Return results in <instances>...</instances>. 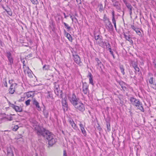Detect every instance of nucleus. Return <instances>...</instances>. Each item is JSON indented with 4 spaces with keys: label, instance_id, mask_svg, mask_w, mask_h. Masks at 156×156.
Listing matches in <instances>:
<instances>
[{
    "label": "nucleus",
    "instance_id": "obj_18",
    "mask_svg": "<svg viewBox=\"0 0 156 156\" xmlns=\"http://www.w3.org/2000/svg\"><path fill=\"white\" fill-rule=\"evenodd\" d=\"M70 124L71 125L72 127L75 129H77V127L76 126V124L75 123L73 120H70L69 121Z\"/></svg>",
    "mask_w": 156,
    "mask_h": 156
},
{
    "label": "nucleus",
    "instance_id": "obj_13",
    "mask_svg": "<svg viewBox=\"0 0 156 156\" xmlns=\"http://www.w3.org/2000/svg\"><path fill=\"white\" fill-rule=\"evenodd\" d=\"M62 104L63 109L64 111L67 110L68 109V105L66 100L65 99V98L62 99Z\"/></svg>",
    "mask_w": 156,
    "mask_h": 156
},
{
    "label": "nucleus",
    "instance_id": "obj_32",
    "mask_svg": "<svg viewBox=\"0 0 156 156\" xmlns=\"http://www.w3.org/2000/svg\"><path fill=\"white\" fill-rule=\"evenodd\" d=\"M6 56L8 58H9L10 57H12L11 54L10 52L8 51L6 52Z\"/></svg>",
    "mask_w": 156,
    "mask_h": 156
},
{
    "label": "nucleus",
    "instance_id": "obj_61",
    "mask_svg": "<svg viewBox=\"0 0 156 156\" xmlns=\"http://www.w3.org/2000/svg\"><path fill=\"white\" fill-rule=\"evenodd\" d=\"M36 156H38V154H36Z\"/></svg>",
    "mask_w": 156,
    "mask_h": 156
},
{
    "label": "nucleus",
    "instance_id": "obj_52",
    "mask_svg": "<svg viewBox=\"0 0 156 156\" xmlns=\"http://www.w3.org/2000/svg\"><path fill=\"white\" fill-rule=\"evenodd\" d=\"M63 156H67L66 151L65 150H64L63 151Z\"/></svg>",
    "mask_w": 156,
    "mask_h": 156
},
{
    "label": "nucleus",
    "instance_id": "obj_56",
    "mask_svg": "<svg viewBox=\"0 0 156 156\" xmlns=\"http://www.w3.org/2000/svg\"><path fill=\"white\" fill-rule=\"evenodd\" d=\"M107 126L108 129L109 128H110V126L109 125H108V124H107Z\"/></svg>",
    "mask_w": 156,
    "mask_h": 156
},
{
    "label": "nucleus",
    "instance_id": "obj_55",
    "mask_svg": "<svg viewBox=\"0 0 156 156\" xmlns=\"http://www.w3.org/2000/svg\"><path fill=\"white\" fill-rule=\"evenodd\" d=\"M4 85L5 86V87H7V84L6 82H5V83H4Z\"/></svg>",
    "mask_w": 156,
    "mask_h": 156
},
{
    "label": "nucleus",
    "instance_id": "obj_45",
    "mask_svg": "<svg viewBox=\"0 0 156 156\" xmlns=\"http://www.w3.org/2000/svg\"><path fill=\"white\" fill-rule=\"evenodd\" d=\"M79 125L80 128L81 129L84 128L83 125L81 124V123L79 124Z\"/></svg>",
    "mask_w": 156,
    "mask_h": 156
},
{
    "label": "nucleus",
    "instance_id": "obj_1",
    "mask_svg": "<svg viewBox=\"0 0 156 156\" xmlns=\"http://www.w3.org/2000/svg\"><path fill=\"white\" fill-rule=\"evenodd\" d=\"M42 135L44 138L49 140L55 139L54 136L48 130H46L43 128H40V135Z\"/></svg>",
    "mask_w": 156,
    "mask_h": 156
},
{
    "label": "nucleus",
    "instance_id": "obj_33",
    "mask_svg": "<svg viewBox=\"0 0 156 156\" xmlns=\"http://www.w3.org/2000/svg\"><path fill=\"white\" fill-rule=\"evenodd\" d=\"M8 60L9 61V62L10 63V65H12V64H13V59L12 58V57H10L9 58H8Z\"/></svg>",
    "mask_w": 156,
    "mask_h": 156
},
{
    "label": "nucleus",
    "instance_id": "obj_26",
    "mask_svg": "<svg viewBox=\"0 0 156 156\" xmlns=\"http://www.w3.org/2000/svg\"><path fill=\"white\" fill-rule=\"evenodd\" d=\"M66 37H67V38L69 39V40L71 41H72V37L71 35L69 34L68 33H66Z\"/></svg>",
    "mask_w": 156,
    "mask_h": 156
},
{
    "label": "nucleus",
    "instance_id": "obj_31",
    "mask_svg": "<svg viewBox=\"0 0 156 156\" xmlns=\"http://www.w3.org/2000/svg\"><path fill=\"white\" fill-rule=\"evenodd\" d=\"M81 130L82 133H83V135L84 136H86L87 134H86V131L84 128L81 129Z\"/></svg>",
    "mask_w": 156,
    "mask_h": 156
},
{
    "label": "nucleus",
    "instance_id": "obj_58",
    "mask_svg": "<svg viewBox=\"0 0 156 156\" xmlns=\"http://www.w3.org/2000/svg\"><path fill=\"white\" fill-rule=\"evenodd\" d=\"M70 18H71L73 21V18L72 17V16H70Z\"/></svg>",
    "mask_w": 156,
    "mask_h": 156
},
{
    "label": "nucleus",
    "instance_id": "obj_12",
    "mask_svg": "<svg viewBox=\"0 0 156 156\" xmlns=\"http://www.w3.org/2000/svg\"><path fill=\"white\" fill-rule=\"evenodd\" d=\"M149 83L151 85V87L153 89H156V85L155 81L154 80L153 77H151L149 79Z\"/></svg>",
    "mask_w": 156,
    "mask_h": 156
},
{
    "label": "nucleus",
    "instance_id": "obj_5",
    "mask_svg": "<svg viewBox=\"0 0 156 156\" xmlns=\"http://www.w3.org/2000/svg\"><path fill=\"white\" fill-rule=\"evenodd\" d=\"M74 106L76 109L81 112H83L85 110L84 105L79 101Z\"/></svg>",
    "mask_w": 156,
    "mask_h": 156
},
{
    "label": "nucleus",
    "instance_id": "obj_49",
    "mask_svg": "<svg viewBox=\"0 0 156 156\" xmlns=\"http://www.w3.org/2000/svg\"><path fill=\"white\" fill-rule=\"evenodd\" d=\"M44 68L45 69H48V66L44 65L43 67V69H44Z\"/></svg>",
    "mask_w": 156,
    "mask_h": 156
},
{
    "label": "nucleus",
    "instance_id": "obj_23",
    "mask_svg": "<svg viewBox=\"0 0 156 156\" xmlns=\"http://www.w3.org/2000/svg\"><path fill=\"white\" fill-rule=\"evenodd\" d=\"M133 67L134 68L135 71L136 72H139V68L137 66L136 63H134V64L133 65Z\"/></svg>",
    "mask_w": 156,
    "mask_h": 156
},
{
    "label": "nucleus",
    "instance_id": "obj_48",
    "mask_svg": "<svg viewBox=\"0 0 156 156\" xmlns=\"http://www.w3.org/2000/svg\"><path fill=\"white\" fill-rule=\"evenodd\" d=\"M22 62L23 63V67L25 66V65L26 64L25 63V61L24 60V59H21V60Z\"/></svg>",
    "mask_w": 156,
    "mask_h": 156
},
{
    "label": "nucleus",
    "instance_id": "obj_20",
    "mask_svg": "<svg viewBox=\"0 0 156 156\" xmlns=\"http://www.w3.org/2000/svg\"><path fill=\"white\" fill-rule=\"evenodd\" d=\"M56 139H53L52 140H49L48 141V143L49 145L50 146H52L56 142Z\"/></svg>",
    "mask_w": 156,
    "mask_h": 156
},
{
    "label": "nucleus",
    "instance_id": "obj_34",
    "mask_svg": "<svg viewBox=\"0 0 156 156\" xmlns=\"http://www.w3.org/2000/svg\"><path fill=\"white\" fill-rule=\"evenodd\" d=\"M103 20L105 22H108V20H109L108 18H107L105 15H104L103 17Z\"/></svg>",
    "mask_w": 156,
    "mask_h": 156
},
{
    "label": "nucleus",
    "instance_id": "obj_59",
    "mask_svg": "<svg viewBox=\"0 0 156 156\" xmlns=\"http://www.w3.org/2000/svg\"><path fill=\"white\" fill-rule=\"evenodd\" d=\"M114 25V27L115 29H116V24H115Z\"/></svg>",
    "mask_w": 156,
    "mask_h": 156
},
{
    "label": "nucleus",
    "instance_id": "obj_63",
    "mask_svg": "<svg viewBox=\"0 0 156 156\" xmlns=\"http://www.w3.org/2000/svg\"><path fill=\"white\" fill-rule=\"evenodd\" d=\"M30 55H31V54H30V55H30Z\"/></svg>",
    "mask_w": 156,
    "mask_h": 156
},
{
    "label": "nucleus",
    "instance_id": "obj_46",
    "mask_svg": "<svg viewBox=\"0 0 156 156\" xmlns=\"http://www.w3.org/2000/svg\"><path fill=\"white\" fill-rule=\"evenodd\" d=\"M113 50H114V49H110V50H109V51L110 53L113 56V58H114V55L113 54Z\"/></svg>",
    "mask_w": 156,
    "mask_h": 156
},
{
    "label": "nucleus",
    "instance_id": "obj_2",
    "mask_svg": "<svg viewBox=\"0 0 156 156\" xmlns=\"http://www.w3.org/2000/svg\"><path fill=\"white\" fill-rule=\"evenodd\" d=\"M94 36L97 41L100 44V45L103 48L106 49H111L110 45L108 42H102V37L101 36L95 34Z\"/></svg>",
    "mask_w": 156,
    "mask_h": 156
},
{
    "label": "nucleus",
    "instance_id": "obj_51",
    "mask_svg": "<svg viewBox=\"0 0 156 156\" xmlns=\"http://www.w3.org/2000/svg\"><path fill=\"white\" fill-rule=\"evenodd\" d=\"M112 18H115L114 12V11H113L112 12Z\"/></svg>",
    "mask_w": 156,
    "mask_h": 156
},
{
    "label": "nucleus",
    "instance_id": "obj_19",
    "mask_svg": "<svg viewBox=\"0 0 156 156\" xmlns=\"http://www.w3.org/2000/svg\"><path fill=\"white\" fill-rule=\"evenodd\" d=\"M33 104L34 105H35L37 108V110H39V103L35 99H33Z\"/></svg>",
    "mask_w": 156,
    "mask_h": 156
},
{
    "label": "nucleus",
    "instance_id": "obj_29",
    "mask_svg": "<svg viewBox=\"0 0 156 156\" xmlns=\"http://www.w3.org/2000/svg\"><path fill=\"white\" fill-rule=\"evenodd\" d=\"M43 113L45 117L46 118H47L48 115V112L45 109H44L43 111Z\"/></svg>",
    "mask_w": 156,
    "mask_h": 156
},
{
    "label": "nucleus",
    "instance_id": "obj_6",
    "mask_svg": "<svg viewBox=\"0 0 156 156\" xmlns=\"http://www.w3.org/2000/svg\"><path fill=\"white\" fill-rule=\"evenodd\" d=\"M123 35L125 39L128 41L131 44L133 43L132 37L129 34V31L127 32H123Z\"/></svg>",
    "mask_w": 156,
    "mask_h": 156
},
{
    "label": "nucleus",
    "instance_id": "obj_42",
    "mask_svg": "<svg viewBox=\"0 0 156 156\" xmlns=\"http://www.w3.org/2000/svg\"><path fill=\"white\" fill-rule=\"evenodd\" d=\"M112 22L114 25L115 24H116V20H115V18H112Z\"/></svg>",
    "mask_w": 156,
    "mask_h": 156
},
{
    "label": "nucleus",
    "instance_id": "obj_10",
    "mask_svg": "<svg viewBox=\"0 0 156 156\" xmlns=\"http://www.w3.org/2000/svg\"><path fill=\"white\" fill-rule=\"evenodd\" d=\"M123 3L125 4L128 9H129V14L130 15H131L132 13V10L133 9V7L126 0H123Z\"/></svg>",
    "mask_w": 156,
    "mask_h": 156
},
{
    "label": "nucleus",
    "instance_id": "obj_44",
    "mask_svg": "<svg viewBox=\"0 0 156 156\" xmlns=\"http://www.w3.org/2000/svg\"><path fill=\"white\" fill-rule=\"evenodd\" d=\"M35 129L37 133V134L38 135L39 133V129L38 127H37H37H35Z\"/></svg>",
    "mask_w": 156,
    "mask_h": 156
},
{
    "label": "nucleus",
    "instance_id": "obj_11",
    "mask_svg": "<svg viewBox=\"0 0 156 156\" xmlns=\"http://www.w3.org/2000/svg\"><path fill=\"white\" fill-rule=\"evenodd\" d=\"M16 85V84L15 83L12 84L11 85L10 88L9 89V92L10 94H12L14 93Z\"/></svg>",
    "mask_w": 156,
    "mask_h": 156
},
{
    "label": "nucleus",
    "instance_id": "obj_41",
    "mask_svg": "<svg viewBox=\"0 0 156 156\" xmlns=\"http://www.w3.org/2000/svg\"><path fill=\"white\" fill-rule=\"evenodd\" d=\"M7 12L10 16L12 15V12L10 9L8 11H7Z\"/></svg>",
    "mask_w": 156,
    "mask_h": 156
},
{
    "label": "nucleus",
    "instance_id": "obj_60",
    "mask_svg": "<svg viewBox=\"0 0 156 156\" xmlns=\"http://www.w3.org/2000/svg\"><path fill=\"white\" fill-rule=\"evenodd\" d=\"M3 8L5 10V11L7 12V11H8V10H7L6 9H5L4 8H5L4 7H3Z\"/></svg>",
    "mask_w": 156,
    "mask_h": 156
},
{
    "label": "nucleus",
    "instance_id": "obj_8",
    "mask_svg": "<svg viewBox=\"0 0 156 156\" xmlns=\"http://www.w3.org/2000/svg\"><path fill=\"white\" fill-rule=\"evenodd\" d=\"M54 92L55 94L59 97L62 98V91L60 90L59 87L58 86H55V87Z\"/></svg>",
    "mask_w": 156,
    "mask_h": 156
},
{
    "label": "nucleus",
    "instance_id": "obj_38",
    "mask_svg": "<svg viewBox=\"0 0 156 156\" xmlns=\"http://www.w3.org/2000/svg\"><path fill=\"white\" fill-rule=\"evenodd\" d=\"M32 3L34 4H38V2L37 0H30Z\"/></svg>",
    "mask_w": 156,
    "mask_h": 156
},
{
    "label": "nucleus",
    "instance_id": "obj_57",
    "mask_svg": "<svg viewBox=\"0 0 156 156\" xmlns=\"http://www.w3.org/2000/svg\"><path fill=\"white\" fill-rule=\"evenodd\" d=\"M63 15H64V17H65V18L66 19V18H67V17L68 16H66V14H65V13H63Z\"/></svg>",
    "mask_w": 156,
    "mask_h": 156
},
{
    "label": "nucleus",
    "instance_id": "obj_39",
    "mask_svg": "<svg viewBox=\"0 0 156 156\" xmlns=\"http://www.w3.org/2000/svg\"><path fill=\"white\" fill-rule=\"evenodd\" d=\"M30 99H28L25 101V103L26 105L28 106L30 105Z\"/></svg>",
    "mask_w": 156,
    "mask_h": 156
},
{
    "label": "nucleus",
    "instance_id": "obj_64",
    "mask_svg": "<svg viewBox=\"0 0 156 156\" xmlns=\"http://www.w3.org/2000/svg\"><path fill=\"white\" fill-rule=\"evenodd\" d=\"M65 32L66 33V30H65Z\"/></svg>",
    "mask_w": 156,
    "mask_h": 156
},
{
    "label": "nucleus",
    "instance_id": "obj_37",
    "mask_svg": "<svg viewBox=\"0 0 156 156\" xmlns=\"http://www.w3.org/2000/svg\"><path fill=\"white\" fill-rule=\"evenodd\" d=\"M13 152L11 147H9L7 148V153H10Z\"/></svg>",
    "mask_w": 156,
    "mask_h": 156
},
{
    "label": "nucleus",
    "instance_id": "obj_7",
    "mask_svg": "<svg viewBox=\"0 0 156 156\" xmlns=\"http://www.w3.org/2000/svg\"><path fill=\"white\" fill-rule=\"evenodd\" d=\"M89 85L86 83H83L82 89L83 92L84 94H87L89 92Z\"/></svg>",
    "mask_w": 156,
    "mask_h": 156
},
{
    "label": "nucleus",
    "instance_id": "obj_14",
    "mask_svg": "<svg viewBox=\"0 0 156 156\" xmlns=\"http://www.w3.org/2000/svg\"><path fill=\"white\" fill-rule=\"evenodd\" d=\"M106 27L108 30H111L113 29V26L110 20L105 22Z\"/></svg>",
    "mask_w": 156,
    "mask_h": 156
},
{
    "label": "nucleus",
    "instance_id": "obj_35",
    "mask_svg": "<svg viewBox=\"0 0 156 156\" xmlns=\"http://www.w3.org/2000/svg\"><path fill=\"white\" fill-rule=\"evenodd\" d=\"M103 9V6L102 4H101L100 5H99V11L101 12Z\"/></svg>",
    "mask_w": 156,
    "mask_h": 156
},
{
    "label": "nucleus",
    "instance_id": "obj_53",
    "mask_svg": "<svg viewBox=\"0 0 156 156\" xmlns=\"http://www.w3.org/2000/svg\"><path fill=\"white\" fill-rule=\"evenodd\" d=\"M23 69L24 71V69H27V68L26 65H25V66L23 67Z\"/></svg>",
    "mask_w": 156,
    "mask_h": 156
},
{
    "label": "nucleus",
    "instance_id": "obj_54",
    "mask_svg": "<svg viewBox=\"0 0 156 156\" xmlns=\"http://www.w3.org/2000/svg\"><path fill=\"white\" fill-rule=\"evenodd\" d=\"M12 80H9V83L11 84V85L12 84H13L12 83Z\"/></svg>",
    "mask_w": 156,
    "mask_h": 156
},
{
    "label": "nucleus",
    "instance_id": "obj_62",
    "mask_svg": "<svg viewBox=\"0 0 156 156\" xmlns=\"http://www.w3.org/2000/svg\"><path fill=\"white\" fill-rule=\"evenodd\" d=\"M2 1V0H0V2H1Z\"/></svg>",
    "mask_w": 156,
    "mask_h": 156
},
{
    "label": "nucleus",
    "instance_id": "obj_47",
    "mask_svg": "<svg viewBox=\"0 0 156 156\" xmlns=\"http://www.w3.org/2000/svg\"><path fill=\"white\" fill-rule=\"evenodd\" d=\"M131 27L133 30L135 31L137 28H136L134 25H131Z\"/></svg>",
    "mask_w": 156,
    "mask_h": 156
},
{
    "label": "nucleus",
    "instance_id": "obj_25",
    "mask_svg": "<svg viewBox=\"0 0 156 156\" xmlns=\"http://www.w3.org/2000/svg\"><path fill=\"white\" fill-rule=\"evenodd\" d=\"M63 23L64 24L66 28L67 29L68 31H70L71 30V27L69 26V25L65 23V22H63Z\"/></svg>",
    "mask_w": 156,
    "mask_h": 156
},
{
    "label": "nucleus",
    "instance_id": "obj_15",
    "mask_svg": "<svg viewBox=\"0 0 156 156\" xmlns=\"http://www.w3.org/2000/svg\"><path fill=\"white\" fill-rule=\"evenodd\" d=\"M11 106L16 112H21L22 111V109L21 107L15 105L13 104H11Z\"/></svg>",
    "mask_w": 156,
    "mask_h": 156
},
{
    "label": "nucleus",
    "instance_id": "obj_43",
    "mask_svg": "<svg viewBox=\"0 0 156 156\" xmlns=\"http://www.w3.org/2000/svg\"><path fill=\"white\" fill-rule=\"evenodd\" d=\"M7 156H14L13 152L7 153Z\"/></svg>",
    "mask_w": 156,
    "mask_h": 156
},
{
    "label": "nucleus",
    "instance_id": "obj_22",
    "mask_svg": "<svg viewBox=\"0 0 156 156\" xmlns=\"http://www.w3.org/2000/svg\"><path fill=\"white\" fill-rule=\"evenodd\" d=\"M24 72L25 74H27L29 76H30L31 75V70L29 69L28 67H27V69H24Z\"/></svg>",
    "mask_w": 156,
    "mask_h": 156
},
{
    "label": "nucleus",
    "instance_id": "obj_4",
    "mask_svg": "<svg viewBox=\"0 0 156 156\" xmlns=\"http://www.w3.org/2000/svg\"><path fill=\"white\" fill-rule=\"evenodd\" d=\"M69 99L71 103L74 106L79 102L77 99L76 97V95L74 94L69 96Z\"/></svg>",
    "mask_w": 156,
    "mask_h": 156
},
{
    "label": "nucleus",
    "instance_id": "obj_21",
    "mask_svg": "<svg viewBox=\"0 0 156 156\" xmlns=\"http://www.w3.org/2000/svg\"><path fill=\"white\" fill-rule=\"evenodd\" d=\"M34 94V93L31 91L28 92L26 93V95L27 98L33 97Z\"/></svg>",
    "mask_w": 156,
    "mask_h": 156
},
{
    "label": "nucleus",
    "instance_id": "obj_27",
    "mask_svg": "<svg viewBox=\"0 0 156 156\" xmlns=\"http://www.w3.org/2000/svg\"><path fill=\"white\" fill-rule=\"evenodd\" d=\"M19 128V127L17 125H16L14 126L13 128H12V130L13 131H16L18 130Z\"/></svg>",
    "mask_w": 156,
    "mask_h": 156
},
{
    "label": "nucleus",
    "instance_id": "obj_24",
    "mask_svg": "<svg viewBox=\"0 0 156 156\" xmlns=\"http://www.w3.org/2000/svg\"><path fill=\"white\" fill-rule=\"evenodd\" d=\"M119 68L121 71V73L123 75H124L125 73L124 72V69L123 66L122 65H120L119 66Z\"/></svg>",
    "mask_w": 156,
    "mask_h": 156
},
{
    "label": "nucleus",
    "instance_id": "obj_36",
    "mask_svg": "<svg viewBox=\"0 0 156 156\" xmlns=\"http://www.w3.org/2000/svg\"><path fill=\"white\" fill-rule=\"evenodd\" d=\"M4 119H6L7 120L12 121V117L11 116H10L9 117H5Z\"/></svg>",
    "mask_w": 156,
    "mask_h": 156
},
{
    "label": "nucleus",
    "instance_id": "obj_16",
    "mask_svg": "<svg viewBox=\"0 0 156 156\" xmlns=\"http://www.w3.org/2000/svg\"><path fill=\"white\" fill-rule=\"evenodd\" d=\"M87 77L89 78V83L91 84L92 85H94L93 80V76L90 73H89L87 76Z\"/></svg>",
    "mask_w": 156,
    "mask_h": 156
},
{
    "label": "nucleus",
    "instance_id": "obj_50",
    "mask_svg": "<svg viewBox=\"0 0 156 156\" xmlns=\"http://www.w3.org/2000/svg\"><path fill=\"white\" fill-rule=\"evenodd\" d=\"M78 4H80L81 3V0H76Z\"/></svg>",
    "mask_w": 156,
    "mask_h": 156
},
{
    "label": "nucleus",
    "instance_id": "obj_3",
    "mask_svg": "<svg viewBox=\"0 0 156 156\" xmlns=\"http://www.w3.org/2000/svg\"><path fill=\"white\" fill-rule=\"evenodd\" d=\"M129 100L132 104L135 106L137 108L140 110L141 111L144 112L142 104L138 100L133 97H131Z\"/></svg>",
    "mask_w": 156,
    "mask_h": 156
},
{
    "label": "nucleus",
    "instance_id": "obj_30",
    "mask_svg": "<svg viewBox=\"0 0 156 156\" xmlns=\"http://www.w3.org/2000/svg\"><path fill=\"white\" fill-rule=\"evenodd\" d=\"M135 32H136V33L137 34H138L139 35L140 37L142 36V34H141V33L140 30H139V29L137 28L136 30H135Z\"/></svg>",
    "mask_w": 156,
    "mask_h": 156
},
{
    "label": "nucleus",
    "instance_id": "obj_17",
    "mask_svg": "<svg viewBox=\"0 0 156 156\" xmlns=\"http://www.w3.org/2000/svg\"><path fill=\"white\" fill-rule=\"evenodd\" d=\"M113 5L116 8V9L118 10H121V8L120 6V5L119 3L117 1H115L113 3Z\"/></svg>",
    "mask_w": 156,
    "mask_h": 156
},
{
    "label": "nucleus",
    "instance_id": "obj_40",
    "mask_svg": "<svg viewBox=\"0 0 156 156\" xmlns=\"http://www.w3.org/2000/svg\"><path fill=\"white\" fill-rule=\"evenodd\" d=\"M95 60H96V61L97 62V64L98 65H99V64H100L101 63V62L99 60V59L98 58H95Z\"/></svg>",
    "mask_w": 156,
    "mask_h": 156
},
{
    "label": "nucleus",
    "instance_id": "obj_28",
    "mask_svg": "<svg viewBox=\"0 0 156 156\" xmlns=\"http://www.w3.org/2000/svg\"><path fill=\"white\" fill-rule=\"evenodd\" d=\"M47 98L49 100H52L53 98L52 94L49 93H48Z\"/></svg>",
    "mask_w": 156,
    "mask_h": 156
},
{
    "label": "nucleus",
    "instance_id": "obj_9",
    "mask_svg": "<svg viewBox=\"0 0 156 156\" xmlns=\"http://www.w3.org/2000/svg\"><path fill=\"white\" fill-rule=\"evenodd\" d=\"M73 53V56L74 57L73 59L74 61L77 64L80 65L81 63V62L79 56L77 55H74L73 51H72Z\"/></svg>",
    "mask_w": 156,
    "mask_h": 156
}]
</instances>
